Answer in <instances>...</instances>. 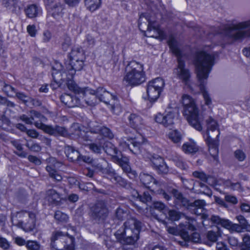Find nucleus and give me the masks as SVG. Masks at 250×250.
<instances>
[{"label":"nucleus","mask_w":250,"mask_h":250,"mask_svg":"<svg viewBox=\"0 0 250 250\" xmlns=\"http://www.w3.org/2000/svg\"><path fill=\"white\" fill-rule=\"evenodd\" d=\"M215 53L210 50L203 49L196 52L194 60L197 76L200 83V92L204 98L205 104L209 108L212 104V100L206 85L209 74L215 63Z\"/></svg>","instance_id":"nucleus-1"},{"label":"nucleus","mask_w":250,"mask_h":250,"mask_svg":"<svg viewBox=\"0 0 250 250\" xmlns=\"http://www.w3.org/2000/svg\"><path fill=\"white\" fill-rule=\"evenodd\" d=\"M59 79L60 83L54 79L58 86H61L63 82H65L68 88L76 94L75 98H72L67 94L62 95L61 96V101L68 106H84V104L92 106L94 105L97 103L92 100V98L95 97L94 90L88 87L81 88L78 87L71 79H67L66 77L64 79L63 77H59Z\"/></svg>","instance_id":"nucleus-2"},{"label":"nucleus","mask_w":250,"mask_h":250,"mask_svg":"<svg viewBox=\"0 0 250 250\" xmlns=\"http://www.w3.org/2000/svg\"><path fill=\"white\" fill-rule=\"evenodd\" d=\"M69 65L64 69L62 64L59 62L56 63L53 67L52 76L58 83H60L59 77H65L72 79L76 71L83 69L85 61V55L83 50L80 47H75L72 48L69 54Z\"/></svg>","instance_id":"nucleus-3"},{"label":"nucleus","mask_w":250,"mask_h":250,"mask_svg":"<svg viewBox=\"0 0 250 250\" xmlns=\"http://www.w3.org/2000/svg\"><path fill=\"white\" fill-rule=\"evenodd\" d=\"M145 141L144 137L138 133L137 136L134 138H124L120 142V146L125 149L128 148L130 151L137 155L141 154L146 161H150L154 167L157 169L164 163V160L158 155H151L145 150H141L140 148L144 147Z\"/></svg>","instance_id":"nucleus-4"},{"label":"nucleus","mask_w":250,"mask_h":250,"mask_svg":"<svg viewBox=\"0 0 250 250\" xmlns=\"http://www.w3.org/2000/svg\"><path fill=\"white\" fill-rule=\"evenodd\" d=\"M99 144L94 143L90 145L89 149L95 153H100L102 150H104L105 152L108 155L117 159L124 171L128 173V176L130 178H135L137 176L135 171H132L128 164V160L126 158H123L120 155L115 146L110 142H107L104 138L99 139Z\"/></svg>","instance_id":"nucleus-5"},{"label":"nucleus","mask_w":250,"mask_h":250,"mask_svg":"<svg viewBox=\"0 0 250 250\" xmlns=\"http://www.w3.org/2000/svg\"><path fill=\"white\" fill-rule=\"evenodd\" d=\"M183 115L191 126L198 131L202 129L203 119L199 116V110L194 100L190 96L185 94L182 96Z\"/></svg>","instance_id":"nucleus-6"},{"label":"nucleus","mask_w":250,"mask_h":250,"mask_svg":"<svg viewBox=\"0 0 250 250\" xmlns=\"http://www.w3.org/2000/svg\"><path fill=\"white\" fill-rule=\"evenodd\" d=\"M124 226V228L118 230L115 233L116 238L123 243L134 244L139 238L141 223L131 218L125 222Z\"/></svg>","instance_id":"nucleus-7"},{"label":"nucleus","mask_w":250,"mask_h":250,"mask_svg":"<svg viewBox=\"0 0 250 250\" xmlns=\"http://www.w3.org/2000/svg\"><path fill=\"white\" fill-rule=\"evenodd\" d=\"M223 34L225 40L229 43L250 37V20L227 26Z\"/></svg>","instance_id":"nucleus-8"},{"label":"nucleus","mask_w":250,"mask_h":250,"mask_svg":"<svg viewBox=\"0 0 250 250\" xmlns=\"http://www.w3.org/2000/svg\"><path fill=\"white\" fill-rule=\"evenodd\" d=\"M207 132L203 136L208 146L210 155L215 160L218 159V137L220 135L219 125L216 120L212 117H209L206 120Z\"/></svg>","instance_id":"nucleus-9"},{"label":"nucleus","mask_w":250,"mask_h":250,"mask_svg":"<svg viewBox=\"0 0 250 250\" xmlns=\"http://www.w3.org/2000/svg\"><path fill=\"white\" fill-rule=\"evenodd\" d=\"M146 81L144 65L135 61L130 62L125 67V73L123 79L124 84L138 85Z\"/></svg>","instance_id":"nucleus-10"},{"label":"nucleus","mask_w":250,"mask_h":250,"mask_svg":"<svg viewBox=\"0 0 250 250\" xmlns=\"http://www.w3.org/2000/svg\"><path fill=\"white\" fill-rule=\"evenodd\" d=\"M168 44L172 52L178 57V64L177 67L174 69V76L185 82H187L190 76L189 71L185 68V63L180 57L181 53L179 49L178 43L171 36L169 37L168 41Z\"/></svg>","instance_id":"nucleus-11"},{"label":"nucleus","mask_w":250,"mask_h":250,"mask_svg":"<svg viewBox=\"0 0 250 250\" xmlns=\"http://www.w3.org/2000/svg\"><path fill=\"white\" fill-rule=\"evenodd\" d=\"M11 221L14 226L28 232L35 228L36 216L33 213L21 211L13 213Z\"/></svg>","instance_id":"nucleus-12"},{"label":"nucleus","mask_w":250,"mask_h":250,"mask_svg":"<svg viewBox=\"0 0 250 250\" xmlns=\"http://www.w3.org/2000/svg\"><path fill=\"white\" fill-rule=\"evenodd\" d=\"M144 20L148 22L147 25L145 23V25L147 26V30L145 34L146 36L160 40L165 39V35L164 32L160 29L159 25L155 21H151L148 15L146 14H141L139 20L138 25L140 30L143 31L142 23L145 22Z\"/></svg>","instance_id":"nucleus-13"},{"label":"nucleus","mask_w":250,"mask_h":250,"mask_svg":"<svg viewBox=\"0 0 250 250\" xmlns=\"http://www.w3.org/2000/svg\"><path fill=\"white\" fill-rule=\"evenodd\" d=\"M165 85L164 80L160 77L156 78L148 82L147 86L146 95L143 98L151 103L155 102L159 98Z\"/></svg>","instance_id":"nucleus-14"},{"label":"nucleus","mask_w":250,"mask_h":250,"mask_svg":"<svg viewBox=\"0 0 250 250\" xmlns=\"http://www.w3.org/2000/svg\"><path fill=\"white\" fill-rule=\"evenodd\" d=\"M173 194L176 200V203L181 204L187 207H194V213L197 215H202V218L205 220L208 218V216L203 212L204 210V207L206 206L205 201L203 200H197L192 203H189V201L176 190H173Z\"/></svg>","instance_id":"nucleus-15"},{"label":"nucleus","mask_w":250,"mask_h":250,"mask_svg":"<svg viewBox=\"0 0 250 250\" xmlns=\"http://www.w3.org/2000/svg\"><path fill=\"white\" fill-rule=\"evenodd\" d=\"M98 98L100 101H102L108 104L111 102V108L113 113L116 115L119 114L122 111V107L119 104L118 101L115 99L114 97L109 92L106 91L104 88L99 87L97 89V91H95V97L92 98L93 101L96 98Z\"/></svg>","instance_id":"nucleus-16"},{"label":"nucleus","mask_w":250,"mask_h":250,"mask_svg":"<svg viewBox=\"0 0 250 250\" xmlns=\"http://www.w3.org/2000/svg\"><path fill=\"white\" fill-rule=\"evenodd\" d=\"M179 116L178 109L176 108L168 106L163 114L158 113L154 116L155 121L166 127L174 124Z\"/></svg>","instance_id":"nucleus-17"},{"label":"nucleus","mask_w":250,"mask_h":250,"mask_svg":"<svg viewBox=\"0 0 250 250\" xmlns=\"http://www.w3.org/2000/svg\"><path fill=\"white\" fill-rule=\"evenodd\" d=\"M54 0H44V2L48 12L55 19H58L62 16L63 8L60 4L54 3Z\"/></svg>","instance_id":"nucleus-18"},{"label":"nucleus","mask_w":250,"mask_h":250,"mask_svg":"<svg viewBox=\"0 0 250 250\" xmlns=\"http://www.w3.org/2000/svg\"><path fill=\"white\" fill-rule=\"evenodd\" d=\"M185 229H188L181 234V237L186 241H192L194 243H198L200 241V235L197 232H192L194 229V226L192 224H186Z\"/></svg>","instance_id":"nucleus-19"},{"label":"nucleus","mask_w":250,"mask_h":250,"mask_svg":"<svg viewBox=\"0 0 250 250\" xmlns=\"http://www.w3.org/2000/svg\"><path fill=\"white\" fill-rule=\"evenodd\" d=\"M88 126L90 133H92V132L99 133L100 135L109 139H111L113 137V134L108 128L104 126L101 127L97 123L90 122Z\"/></svg>","instance_id":"nucleus-20"},{"label":"nucleus","mask_w":250,"mask_h":250,"mask_svg":"<svg viewBox=\"0 0 250 250\" xmlns=\"http://www.w3.org/2000/svg\"><path fill=\"white\" fill-rule=\"evenodd\" d=\"M128 118L129 124L132 127L137 130L144 127V122L140 116L135 114H131Z\"/></svg>","instance_id":"nucleus-21"},{"label":"nucleus","mask_w":250,"mask_h":250,"mask_svg":"<svg viewBox=\"0 0 250 250\" xmlns=\"http://www.w3.org/2000/svg\"><path fill=\"white\" fill-rule=\"evenodd\" d=\"M42 9L35 4L28 5L25 9V13L29 18H34L40 16L42 14Z\"/></svg>","instance_id":"nucleus-22"},{"label":"nucleus","mask_w":250,"mask_h":250,"mask_svg":"<svg viewBox=\"0 0 250 250\" xmlns=\"http://www.w3.org/2000/svg\"><path fill=\"white\" fill-rule=\"evenodd\" d=\"M140 181L147 188H150L153 186H157V183L152 175L147 173H142L140 175Z\"/></svg>","instance_id":"nucleus-23"},{"label":"nucleus","mask_w":250,"mask_h":250,"mask_svg":"<svg viewBox=\"0 0 250 250\" xmlns=\"http://www.w3.org/2000/svg\"><path fill=\"white\" fill-rule=\"evenodd\" d=\"M21 119L27 124H31L33 121L39 119L41 121H45L46 119L41 114L35 111L31 112V117L29 118L26 115H22L21 116Z\"/></svg>","instance_id":"nucleus-24"},{"label":"nucleus","mask_w":250,"mask_h":250,"mask_svg":"<svg viewBox=\"0 0 250 250\" xmlns=\"http://www.w3.org/2000/svg\"><path fill=\"white\" fill-rule=\"evenodd\" d=\"M182 150L187 154H191L198 150V146L193 140L190 139L189 141L185 143L182 147Z\"/></svg>","instance_id":"nucleus-25"},{"label":"nucleus","mask_w":250,"mask_h":250,"mask_svg":"<svg viewBox=\"0 0 250 250\" xmlns=\"http://www.w3.org/2000/svg\"><path fill=\"white\" fill-rule=\"evenodd\" d=\"M210 219L213 223L217 225H220L223 228L228 229H229L232 223L228 219L220 218L218 216H212Z\"/></svg>","instance_id":"nucleus-26"},{"label":"nucleus","mask_w":250,"mask_h":250,"mask_svg":"<svg viewBox=\"0 0 250 250\" xmlns=\"http://www.w3.org/2000/svg\"><path fill=\"white\" fill-rule=\"evenodd\" d=\"M65 153L67 157L71 161L80 159L81 156L79 152L75 150L73 147L68 146L65 148Z\"/></svg>","instance_id":"nucleus-27"},{"label":"nucleus","mask_w":250,"mask_h":250,"mask_svg":"<svg viewBox=\"0 0 250 250\" xmlns=\"http://www.w3.org/2000/svg\"><path fill=\"white\" fill-rule=\"evenodd\" d=\"M60 199V196L54 189H50L46 192L45 200L48 202L49 204H53L58 202Z\"/></svg>","instance_id":"nucleus-28"},{"label":"nucleus","mask_w":250,"mask_h":250,"mask_svg":"<svg viewBox=\"0 0 250 250\" xmlns=\"http://www.w3.org/2000/svg\"><path fill=\"white\" fill-rule=\"evenodd\" d=\"M85 4L91 11L98 9L101 5V0H85Z\"/></svg>","instance_id":"nucleus-29"},{"label":"nucleus","mask_w":250,"mask_h":250,"mask_svg":"<svg viewBox=\"0 0 250 250\" xmlns=\"http://www.w3.org/2000/svg\"><path fill=\"white\" fill-rule=\"evenodd\" d=\"M35 125L36 127L42 130L44 132L46 133L54 135L55 134L56 131L55 128H53L51 126L47 125L42 123H38L37 122L35 123Z\"/></svg>","instance_id":"nucleus-30"},{"label":"nucleus","mask_w":250,"mask_h":250,"mask_svg":"<svg viewBox=\"0 0 250 250\" xmlns=\"http://www.w3.org/2000/svg\"><path fill=\"white\" fill-rule=\"evenodd\" d=\"M168 138L175 144L180 143L182 140V135L181 133L177 130H171L168 134Z\"/></svg>","instance_id":"nucleus-31"},{"label":"nucleus","mask_w":250,"mask_h":250,"mask_svg":"<svg viewBox=\"0 0 250 250\" xmlns=\"http://www.w3.org/2000/svg\"><path fill=\"white\" fill-rule=\"evenodd\" d=\"M107 213V209L104 205L99 204L95 211V215L97 217L104 219Z\"/></svg>","instance_id":"nucleus-32"},{"label":"nucleus","mask_w":250,"mask_h":250,"mask_svg":"<svg viewBox=\"0 0 250 250\" xmlns=\"http://www.w3.org/2000/svg\"><path fill=\"white\" fill-rule=\"evenodd\" d=\"M221 232L218 229L217 232L214 231H208L206 234L207 238L210 242H215L217 240L219 236H221Z\"/></svg>","instance_id":"nucleus-33"},{"label":"nucleus","mask_w":250,"mask_h":250,"mask_svg":"<svg viewBox=\"0 0 250 250\" xmlns=\"http://www.w3.org/2000/svg\"><path fill=\"white\" fill-rule=\"evenodd\" d=\"M41 244L36 241L28 240L26 243V248L28 250H40Z\"/></svg>","instance_id":"nucleus-34"},{"label":"nucleus","mask_w":250,"mask_h":250,"mask_svg":"<svg viewBox=\"0 0 250 250\" xmlns=\"http://www.w3.org/2000/svg\"><path fill=\"white\" fill-rule=\"evenodd\" d=\"M46 168L51 177L53 178L54 179L58 181H61L62 180V176L60 174H58V172L51 166H47Z\"/></svg>","instance_id":"nucleus-35"},{"label":"nucleus","mask_w":250,"mask_h":250,"mask_svg":"<svg viewBox=\"0 0 250 250\" xmlns=\"http://www.w3.org/2000/svg\"><path fill=\"white\" fill-rule=\"evenodd\" d=\"M237 219L242 226V229H246L250 232V224H249L246 219L241 215L237 216Z\"/></svg>","instance_id":"nucleus-36"},{"label":"nucleus","mask_w":250,"mask_h":250,"mask_svg":"<svg viewBox=\"0 0 250 250\" xmlns=\"http://www.w3.org/2000/svg\"><path fill=\"white\" fill-rule=\"evenodd\" d=\"M181 228L182 225L179 227V229L175 227H169L167 228V231L168 233L173 235H180L181 236V234L184 233V232H186L185 230L186 229H181Z\"/></svg>","instance_id":"nucleus-37"},{"label":"nucleus","mask_w":250,"mask_h":250,"mask_svg":"<svg viewBox=\"0 0 250 250\" xmlns=\"http://www.w3.org/2000/svg\"><path fill=\"white\" fill-rule=\"evenodd\" d=\"M13 145L17 148L19 152H17L16 154L23 158H25L27 156L26 152L22 151V146L21 144L18 141H13L12 142Z\"/></svg>","instance_id":"nucleus-38"},{"label":"nucleus","mask_w":250,"mask_h":250,"mask_svg":"<svg viewBox=\"0 0 250 250\" xmlns=\"http://www.w3.org/2000/svg\"><path fill=\"white\" fill-rule=\"evenodd\" d=\"M55 219L60 222H66L68 219V216L60 211H57L54 215Z\"/></svg>","instance_id":"nucleus-39"},{"label":"nucleus","mask_w":250,"mask_h":250,"mask_svg":"<svg viewBox=\"0 0 250 250\" xmlns=\"http://www.w3.org/2000/svg\"><path fill=\"white\" fill-rule=\"evenodd\" d=\"M134 196L143 202H147L151 200V197L148 192H145L143 196L142 197L136 191L135 194H134Z\"/></svg>","instance_id":"nucleus-40"},{"label":"nucleus","mask_w":250,"mask_h":250,"mask_svg":"<svg viewBox=\"0 0 250 250\" xmlns=\"http://www.w3.org/2000/svg\"><path fill=\"white\" fill-rule=\"evenodd\" d=\"M85 130H83V132H82V129H81V141H83V144L85 146H88L89 147L90 145L91 144H89L88 142V138L89 136V135L88 134V131H86V133L84 132ZM93 143H92V144Z\"/></svg>","instance_id":"nucleus-41"},{"label":"nucleus","mask_w":250,"mask_h":250,"mask_svg":"<svg viewBox=\"0 0 250 250\" xmlns=\"http://www.w3.org/2000/svg\"><path fill=\"white\" fill-rule=\"evenodd\" d=\"M169 219L172 221L178 220L180 218V214L175 210L168 211Z\"/></svg>","instance_id":"nucleus-42"},{"label":"nucleus","mask_w":250,"mask_h":250,"mask_svg":"<svg viewBox=\"0 0 250 250\" xmlns=\"http://www.w3.org/2000/svg\"><path fill=\"white\" fill-rule=\"evenodd\" d=\"M71 44V39L70 37H65L62 44V48L64 51H67Z\"/></svg>","instance_id":"nucleus-43"},{"label":"nucleus","mask_w":250,"mask_h":250,"mask_svg":"<svg viewBox=\"0 0 250 250\" xmlns=\"http://www.w3.org/2000/svg\"><path fill=\"white\" fill-rule=\"evenodd\" d=\"M10 247V243L3 237H0V247L4 250H8Z\"/></svg>","instance_id":"nucleus-44"},{"label":"nucleus","mask_w":250,"mask_h":250,"mask_svg":"<svg viewBox=\"0 0 250 250\" xmlns=\"http://www.w3.org/2000/svg\"><path fill=\"white\" fill-rule=\"evenodd\" d=\"M14 240L15 243L19 246H26L27 241L21 237L18 236H15L14 237Z\"/></svg>","instance_id":"nucleus-45"},{"label":"nucleus","mask_w":250,"mask_h":250,"mask_svg":"<svg viewBox=\"0 0 250 250\" xmlns=\"http://www.w3.org/2000/svg\"><path fill=\"white\" fill-rule=\"evenodd\" d=\"M235 158L240 161H243L246 158L244 152L241 150H237L234 153Z\"/></svg>","instance_id":"nucleus-46"},{"label":"nucleus","mask_w":250,"mask_h":250,"mask_svg":"<svg viewBox=\"0 0 250 250\" xmlns=\"http://www.w3.org/2000/svg\"><path fill=\"white\" fill-rule=\"evenodd\" d=\"M26 146L32 151L38 152L41 150V148L38 144H31L29 142H28L26 144Z\"/></svg>","instance_id":"nucleus-47"},{"label":"nucleus","mask_w":250,"mask_h":250,"mask_svg":"<svg viewBox=\"0 0 250 250\" xmlns=\"http://www.w3.org/2000/svg\"><path fill=\"white\" fill-rule=\"evenodd\" d=\"M27 31L31 37H35L36 35L37 30L34 25H29L27 26Z\"/></svg>","instance_id":"nucleus-48"},{"label":"nucleus","mask_w":250,"mask_h":250,"mask_svg":"<svg viewBox=\"0 0 250 250\" xmlns=\"http://www.w3.org/2000/svg\"><path fill=\"white\" fill-rule=\"evenodd\" d=\"M4 90L7 92V95L9 96L12 97L14 96V93H15V89L12 87L11 85H7L4 87Z\"/></svg>","instance_id":"nucleus-49"},{"label":"nucleus","mask_w":250,"mask_h":250,"mask_svg":"<svg viewBox=\"0 0 250 250\" xmlns=\"http://www.w3.org/2000/svg\"><path fill=\"white\" fill-rule=\"evenodd\" d=\"M55 129L56 132L54 135H61L62 136H65L66 134V130L64 127L57 126L55 128Z\"/></svg>","instance_id":"nucleus-50"},{"label":"nucleus","mask_w":250,"mask_h":250,"mask_svg":"<svg viewBox=\"0 0 250 250\" xmlns=\"http://www.w3.org/2000/svg\"><path fill=\"white\" fill-rule=\"evenodd\" d=\"M193 175L194 177L198 178L203 181H205L207 180V176L206 174L203 172L194 171L193 172Z\"/></svg>","instance_id":"nucleus-51"},{"label":"nucleus","mask_w":250,"mask_h":250,"mask_svg":"<svg viewBox=\"0 0 250 250\" xmlns=\"http://www.w3.org/2000/svg\"><path fill=\"white\" fill-rule=\"evenodd\" d=\"M28 159L30 162L33 163L36 165H40L42 163L41 161L39 158L33 155L29 156Z\"/></svg>","instance_id":"nucleus-52"},{"label":"nucleus","mask_w":250,"mask_h":250,"mask_svg":"<svg viewBox=\"0 0 250 250\" xmlns=\"http://www.w3.org/2000/svg\"><path fill=\"white\" fill-rule=\"evenodd\" d=\"M242 228L241 225H239L237 224H233L231 223L229 230L239 232L242 231Z\"/></svg>","instance_id":"nucleus-53"},{"label":"nucleus","mask_w":250,"mask_h":250,"mask_svg":"<svg viewBox=\"0 0 250 250\" xmlns=\"http://www.w3.org/2000/svg\"><path fill=\"white\" fill-rule=\"evenodd\" d=\"M226 184L227 187L233 190H236L238 189L240 187L239 183H231L229 181H227L226 182Z\"/></svg>","instance_id":"nucleus-54"},{"label":"nucleus","mask_w":250,"mask_h":250,"mask_svg":"<svg viewBox=\"0 0 250 250\" xmlns=\"http://www.w3.org/2000/svg\"><path fill=\"white\" fill-rule=\"evenodd\" d=\"M229 242L230 246L235 249L238 245V240L234 237H230L229 238Z\"/></svg>","instance_id":"nucleus-55"},{"label":"nucleus","mask_w":250,"mask_h":250,"mask_svg":"<svg viewBox=\"0 0 250 250\" xmlns=\"http://www.w3.org/2000/svg\"><path fill=\"white\" fill-rule=\"evenodd\" d=\"M14 94L20 100L24 102V103H26L28 101L29 98L25 95L22 93H16Z\"/></svg>","instance_id":"nucleus-56"},{"label":"nucleus","mask_w":250,"mask_h":250,"mask_svg":"<svg viewBox=\"0 0 250 250\" xmlns=\"http://www.w3.org/2000/svg\"><path fill=\"white\" fill-rule=\"evenodd\" d=\"M51 38V34L48 31H45L43 32L42 40L44 42H48Z\"/></svg>","instance_id":"nucleus-57"},{"label":"nucleus","mask_w":250,"mask_h":250,"mask_svg":"<svg viewBox=\"0 0 250 250\" xmlns=\"http://www.w3.org/2000/svg\"><path fill=\"white\" fill-rule=\"evenodd\" d=\"M226 200L229 203H232L233 204H235L237 203V200L235 196L231 195H226L225 196Z\"/></svg>","instance_id":"nucleus-58"},{"label":"nucleus","mask_w":250,"mask_h":250,"mask_svg":"<svg viewBox=\"0 0 250 250\" xmlns=\"http://www.w3.org/2000/svg\"><path fill=\"white\" fill-rule=\"evenodd\" d=\"M154 208L158 210H162L165 208V205L161 202H156L153 204Z\"/></svg>","instance_id":"nucleus-59"},{"label":"nucleus","mask_w":250,"mask_h":250,"mask_svg":"<svg viewBox=\"0 0 250 250\" xmlns=\"http://www.w3.org/2000/svg\"><path fill=\"white\" fill-rule=\"evenodd\" d=\"M157 169L159 172L162 173H166L168 172V167L165 163L159 167Z\"/></svg>","instance_id":"nucleus-60"},{"label":"nucleus","mask_w":250,"mask_h":250,"mask_svg":"<svg viewBox=\"0 0 250 250\" xmlns=\"http://www.w3.org/2000/svg\"><path fill=\"white\" fill-rule=\"evenodd\" d=\"M126 215V213L124 212L123 209L121 208H118L116 211V216L118 219H122Z\"/></svg>","instance_id":"nucleus-61"},{"label":"nucleus","mask_w":250,"mask_h":250,"mask_svg":"<svg viewBox=\"0 0 250 250\" xmlns=\"http://www.w3.org/2000/svg\"><path fill=\"white\" fill-rule=\"evenodd\" d=\"M86 42H87L89 46H92L95 43V40L93 37L90 35H87L85 40Z\"/></svg>","instance_id":"nucleus-62"},{"label":"nucleus","mask_w":250,"mask_h":250,"mask_svg":"<svg viewBox=\"0 0 250 250\" xmlns=\"http://www.w3.org/2000/svg\"><path fill=\"white\" fill-rule=\"evenodd\" d=\"M27 135L30 137L36 138L38 136V132L34 129H30L27 131Z\"/></svg>","instance_id":"nucleus-63"},{"label":"nucleus","mask_w":250,"mask_h":250,"mask_svg":"<svg viewBox=\"0 0 250 250\" xmlns=\"http://www.w3.org/2000/svg\"><path fill=\"white\" fill-rule=\"evenodd\" d=\"M243 245L250 247V237L248 235L245 236L243 238Z\"/></svg>","instance_id":"nucleus-64"}]
</instances>
